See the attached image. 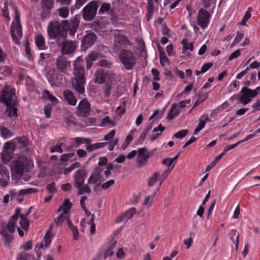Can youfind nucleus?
<instances>
[{
    "label": "nucleus",
    "mask_w": 260,
    "mask_h": 260,
    "mask_svg": "<svg viewBox=\"0 0 260 260\" xmlns=\"http://www.w3.org/2000/svg\"><path fill=\"white\" fill-rule=\"evenodd\" d=\"M69 28V22L63 20L59 22L58 21L50 22L47 27L49 38L55 40L56 43L66 39Z\"/></svg>",
    "instance_id": "nucleus-1"
},
{
    "label": "nucleus",
    "mask_w": 260,
    "mask_h": 260,
    "mask_svg": "<svg viewBox=\"0 0 260 260\" xmlns=\"http://www.w3.org/2000/svg\"><path fill=\"white\" fill-rule=\"evenodd\" d=\"M0 101L6 104L7 113L10 117L17 116L18 102L15 95V89L6 86L3 90Z\"/></svg>",
    "instance_id": "nucleus-2"
},
{
    "label": "nucleus",
    "mask_w": 260,
    "mask_h": 260,
    "mask_svg": "<svg viewBox=\"0 0 260 260\" xmlns=\"http://www.w3.org/2000/svg\"><path fill=\"white\" fill-rule=\"evenodd\" d=\"M260 90V87H257L255 89H251L246 87L242 88L241 91L238 93L237 99L238 103L246 105L251 101V99L256 96L258 91Z\"/></svg>",
    "instance_id": "nucleus-3"
},
{
    "label": "nucleus",
    "mask_w": 260,
    "mask_h": 260,
    "mask_svg": "<svg viewBox=\"0 0 260 260\" xmlns=\"http://www.w3.org/2000/svg\"><path fill=\"white\" fill-rule=\"evenodd\" d=\"M99 8L97 2L92 1L89 2L82 9V17L86 21H91L95 18Z\"/></svg>",
    "instance_id": "nucleus-4"
},
{
    "label": "nucleus",
    "mask_w": 260,
    "mask_h": 260,
    "mask_svg": "<svg viewBox=\"0 0 260 260\" xmlns=\"http://www.w3.org/2000/svg\"><path fill=\"white\" fill-rule=\"evenodd\" d=\"M28 165L29 162L26 157H19L13 161L12 171L15 174L22 175L24 171H27Z\"/></svg>",
    "instance_id": "nucleus-5"
},
{
    "label": "nucleus",
    "mask_w": 260,
    "mask_h": 260,
    "mask_svg": "<svg viewBox=\"0 0 260 260\" xmlns=\"http://www.w3.org/2000/svg\"><path fill=\"white\" fill-rule=\"evenodd\" d=\"M57 45L60 47V52L62 55L73 54L77 48V42L71 40H62L60 43L57 42Z\"/></svg>",
    "instance_id": "nucleus-6"
},
{
    "label": "nucleus",
    "mask_w": 260,
    "mask_h": 260,
    "mask_svg": "<svg viewBox=\"0 0 260 260\" xmlns=\"http://www.w3.org/2000/svg\"><path fill=\"white\" fill-rule=\"evenodd\" d=\"M15 230V223L12 221H9L6 226L2 228L0 234L3 236L6 243L10 244L12 241Z\"/></svg>",
    "instance_id": "nucleus-7"
},
{
    "label": "nucleus",
    "mask_w": 260,
    "mask_h": 260,
    "mask_svg": "<svg viewBox=\"0 0 260 260\" xmlns=\"http://www.w3.org/2000/svg\"><path fill=\"white\" fill-rule=\"evenodd\" d=\"M211 15L210 13L203 9H201L198 12L197 18V23L203 29L208 27L210 21Z\"/></svg>",
    "instance_id": "nucleus-8"
},
{
    "label": "nucleus",
    "mask_w": 260,
    "mask_h": 260,
    "mask_svg": "<svg viewBox=\"0 0 260 260\" xmlns=\"http://www.w3.org/2000/svg\"><path fill=\"white\" fill-rule=\"evenodd\" d=\"M90 104L86 98L82 100L77 107L76 114L82 117H87L90 114Z\"/></svg>",
    "instance_id": "nucleus-9"
},
{
    "label": "nucleus",
    "mask_w": 260,
    "mask_h": 260,
    "mask_svg": "<svg viewBox=\"0 0 260 260\" xmlns=\"http://www.w3.org/2000/svg\"><path fill=\"white\" fill-rule=\"evenodd\" d=\"M87 175V171L85 169L82 168L77 170L74 175V182L73 186L75 188H79L83 185L85 179Z\"/></svg>",
    "instance_id": "nucleus-10"
},
{
    "label": "nucleus",
    "mask_w": 260,
    "mask_h": 260,
    "mask_svg": "<svg viewBox=\"0 0 260 260\" xmlns=\"http://www.w3.org/2000/svg\"><path fill=\"white\" fill-rule=\"evenodd\" d=\"M11 36L14 42L19 45L20 44L19 40L22 37V30L21 24H15L13 22L11 26Z\"/></svg>",
    "instance_id": "nucleus-11"
},
{
    "label": "nucleus",
    "mask_w": 260,
    "mask_h": 260,
    "mask_svg": "<svg viewBox=\"0 0 260 260\" xmlns=\"http://www.w3.org/2000/svg\"><path fill=\"white\" fill-rule=\"evenodd\" d=\"M113 49L114 51H118L121 47L129 44V41L123 36L115 35L114 37Z\"/></svg>",
    "instance_id": "nucleus-12"
},
{
    "label": "nucleus",
    "mask_w": 260,
    "mask_h": 260,
    "mask_svg": "<svg viewBox=\"0 0 260 260\" xmlns=\"http://www.w3.org/2000/svg\"><path fill=\"white\" fill-rule=\"evenodd\" d=\"M56 69L60 72L63 73L68 67L71 66V62L63 55L59 56L56 60Z\"/></svg>",
    "instance_id": "nucleus-13"
},
{
    "label": "nucleus",
    "mask_w": 260,
    "mask_h": 260,
    "mask_svg": "<svg viewBox=\"0 0 260 260\" xmlns=\"http://www.w3.org/2000/svg\"><path fill=\"white\" fill-rule=\"evenodd\" d=\"M97 39L96 35L93 32H89L85 35L82 39V47L85 49L92 46Z\"/></svg>",
    "instance_id": "nucleus-14"
},
{
    "label": "nucleus",
    "mask_w": 260,
    "mask_h": 260,
    "mask_svg": "<svg viewBox=\"0 0 260 260\" xmlns=\"http://www.w3.org/2000/svg\"><path fill=\"white\" fill-rule=\"evenodd\" d=\"M149 154L146 148H140L138 150L137 162L140 167L144 165L149 158Z\"/></svg>",
    "instance_id": "nucleus-15"
},
{
    "label": "nucleus",
    "mask_w": 260,
    "mask_h": 260,
    "mask_svg": "<svg viewBox=\"0 0 260 260\" xmlns=\"http://www.w3.org/2000/svg\"><path fill=\"white\" fill-rule=\"evenodd\" d=\"M74 80H78L81 79V80H85V71L84 67L80 64L76 62L74 63Z\"/></svg>",
    "instance_id": "nucleus-16"
},
{
    "label": "nucleus",
    "mask_w": 260,
    "mask_h": 260,
    "mask_svg": "<svg viewBox=\"0 0 260 260\" xmlns=\"http://www.w3.org/2000/svg\"><path fill=\"white\" fill-rule=\"evenodd\" d=\"M54 6L53 0H41V7L43 10V15L47 17L50 14Z\"/></svg>",
    "instance_id": "nucleus-17"
},
{
    "label": "nucleus",
    "mask_w": 260,
    "mask_h": 260,
    "mask_svg": "<svg viewBox=\"0 0 260 260\" xmlns=\"http://www.w3.org/2000/svg\"><path fill=\"white\" fill-rule=\"evenodd\" d=\"M119 57L127 70H130V51L122 49L119 55Z\"/></svg>",
    "instance_id": "nucleus-18"
},
{
    "label": "nucleus",
    "mask_w": 260,
    "mask_h": 260,
    "mask_svg": "<svg viewBox=\"0 0 260 260\" xmlns=\"http://www.w3.org/2000/svg\"><path fill=\"white\" fill-rule=\"evenodd\" d=\"M103 171L101 167H96L88 179L89 184H95L102 178L101 173Z\"/></svg>",
    "instance_id": "nucleus-19"
},
{
    "label": "nucleus",
    "mask_w": 260,
    "mask_h": 260,
    "mask_svg": "<svg viewBox=\"0 0 260 260\" xmlns=\"http://www.w3.org/2000/svg\"><path fill=\"white\" fill-rule=\"evenodd\" d=\"M85 83V80H74L73 82V87L74 89L79 94H83L85 92L84 84Z\"/></svg>",
    "instance_id": "nucleus-20"
},
{
    "label": "nucleus",
    "mask_w": 260,
    "mask_h": 260,
    "mask_svg": "<svg viewBox=\"0 0 260 260\" xmlns=\"http://www.w3.org/2000/svg\"><path fill=\"white\" fill-rule=\"evenodd\" d=\"M179 154L178 153L173 158H166L162 160V164L167 167L166 170L171 171L174 168L176 162V160L178 158Z\"/></svg>",
    "instance_id": "nucleus-21"
},
{
    "label": "nucleus",
    "mask_w": 260,
    "mask_h": 260,
    "mask_svg": "<svg viewBox=\"0 0 260 260\" xmlns=\"http://www.w3.org/2000/svg\"><path fill=\"white\" fill-rule=\"evenodd\" d=\"M107 77V74L103 70L100 69L96 71L95 74V83L101 84L105 83Z\"/></svg>",
    "instance_id": "nucleus-22"
},
{
    "label": "nucleus",
    "mask_w": 260,
    "mask_h": 260,
    "mask_svg": "<svg viewBox=\"0 0 260 260\" xmlns=\"http://www.w3.org/2000/svg\"><path fill=\"white\" fill-rule=\"evenodd\" d=\"M63 96L65 100L67 101L70 105L75 106L76 104L77 100L71 90L68 89L64 90Z\"/></svg>",
    "instance_id": "nucleus-23"
},
{
    "label": "nucleus",
    "mask_w": 260,
    "mask_h": 260,
    "mask_svg": "<svg viewBox=\"0 0 260 260\" xmlns=\"http://www.w3.org/2000/svg\"><path fill=\"white\" fill-rule=\"evenodd\" d=\"M180 113V110L176 104L172 105L171 109L169 110L167 118L169 120H172L176 117Z\"/></svg>",
    "instance_id": "nucleus-24"
},
{
    "label": "nucleus",
    "mask_w": 260,
    "mask_h": 260,
    "mask_svg": "<svg viewBox=\"0 0 260 260\" xmlns=\"http://www.w3.org/2000/svg\"><path fill=\"white\" fill-rule=\"evenodd\" d=\"M74 141L68 146V150L71 151L73 148L78 147L80 145L84 143L85 138L82 137H76L72 139Z\"/></svg>",
    "instance_id": "nucleus-25"
},
{
    "label": "nucleus",
    "mask_w": 260,
    "mask_h": 260,
    "mask_svg": "<svg viewBox=\"0 0 260 260\" xmlns=\"http://www.w3.org/2000/svg\"><path fill=\"white\" fill-rule=\"evenodd\" d=\"M116 241H112L109 243V247L106 249L104 252V258L106 259L108 256H110L114 254L113 249L116 246Z\"/></svg>",
    "instance_id": "nucleus-26"
},
{
    "label": "nucleus",
    "mask_w": 260,
    "mask_h": 260,
    "mask_svg": "<svg viewBox=\"0 0 260 260\" xmlns=\"http://www.w3.org/2000/svg\"><path fill=\"white\" fill-rule=\"evenodd\" d=\"M35 43L37 47L40 50H44L46 48L44 37L42 35H38L36 37Z\"/></svg>",
    "instance_id": "nucleus-27"
},
{
    "label": "nucleus",
    "mask_w": 260,
    "mask_h": 260,
    "mask_svg": "<svg viewBox=\"0 0 260 260\" xmlns=\"http://www.w3.org/2000/svg\"><path fill=\"white\" fill-rule=\"evenodd\" d=\"M157 191V190H156L155 192L146 197L144 199L142 203V205L144 206H146L147 208H150L152 206L153 202L154 201V198Z\"/></svg>",
    "instance_id": "nucleus-28"
},
{
    "label": "nucleus",
    "mask_w": 260,
    "mask_h": 260,
    "mask_svg": "<svg viewBox=\"0 0 260 260\" xmlns=\"http://www.w3.org/2000/svg\"><path fill=\"white\" fill-rule=\"evenodd\" d=\"M15 145L14 143L8 142H6L4 146V150L3 151L2 156L3 159H5L6 156L7 155L9 150H14L15 149Z\"/></svg>",
    "instance_id": "nucleus-29"
},
{
    "label": "nucleus",
    "mask_w": 260,
    "mask_h": 260,
    "mask_svg": "<svg viewBox=\"0 0 260 260\" xmlns=\"http://www.w3.org/2000/svg\"><path fill=\"white\" fill-rule=\"evenodd\" d=\"M79 22L76 20L72 21L71 25L69 24V28L68 31H69V35L72 36H74L77 30Z\"/></svg>",
    "instance_id": "nucleus-30"
},
{
    "label": "nucleus",
    "mask_w": 260,
    "mask_h": 260,
    "mask_svg": "<svg viewBox=\"0 0 260 260\" xmlns=\"http://www.w3.org/2000/svg\"><path fill=\"white\" fill-rule=\"evenodd\" d=\"M229 235L231 240L235 244L236 248L237 249L239 242V234H237V230L236 229L232 230Z\"/></svg>",
    "instance_id": "nucleus-31"
},
{
    "label": "nucleus",
    "mask_w": 260,
    "mask_h": 260,
    "mask_svg": "<svg viewBox=\"0 0 260 260\" xmlns=\"http://www.w3.org/2000/svg\"><path fill=\"white\" fill-rule=\"evenodd\" d=\"M208 117L206 116L205 119H200L199 124L194 130L193 135H197L200 132L205 126L207 121L208 120Z\"/></svg>",
    "instance_id": "nucleus-32"
},
{
    "label": "nucleus",
    "mask_w": 260,
    "mask_h": 260,
    "mask_svg": "<svg viewBox=\"0 0 260 260\" xmlns=\"http://www.w3.org/2000/svg\"><path fill=\"white\" fill-rule=\"evenodd\" d=\"M160 173L158 172H155L149 178L148 180V185L150 187L153 186L156 182L159 181Z\"/></svg>",
    "instance_id": "nucleus-33"
},
{
    "label": "nucleus",
    "mask_w": 260,
    "mask_h": 260,
    "mask_svg": "<svg viewBox=\"0 0 260 260\" xmlns=\"http://www.w3.org/2000/svg\"><path fill=\"white\" fill-rule=\"evenodd\" d=\"M170 172H171V171L166 169L165 170L162 171L161 174H160V176L158 178L159 184H158V187L157 188V190H159L161 184L165 180V179L167 178V177L169 176Z\"/></svg>",
    "instance_id": "nucleus-34"
},
{
    "label": "nucleus",
    "mask_w": 260,
    "mask_h": 260,
    "mask_svg": "<svg viewBox=\"0 0 260 260\" xmlns=\"http://www.w3.org/2000/svg\"><path fill=\"white\" fill-rule=\"evenodd\" d=\"M135 42L137 44V49L139 50L140 52H143L144 51L145 45L142 38L141 37L136 38Z\"/></svg>",
    "instance_id": "nucleus-35"
},
{
    "label": "nucleus",
    "mask_w": 260,
    "mask_h": 260,
    "mask_svg": "<svg viewBox=\"0 0 260 260\" xmlns=\"http://www.w3.org/2000/svg\"><path fill=\"white\" fill-rule=\"evenodd\" d=\"M129 219H130V210H127L124 214L117 217L115 219V222L119 223L122 221H128Z\"/></svg>",
    "instance_id": "nucleus-36"
},
{
    "label": "nucleus",
    "mask_w": 260,
    "mask_h": 260,
    "mask_svg": "<svg viewBox=\"0 0 260 260\" xmlns=\"http://www.w3.org/2000/svg\"><path fill=\"white\" fill-rule=\"evenodd\" d=\"M87 1V0H76L75 4L71 7V12L73 13L75 10L80 9Z\"/></svg>",
    "instance_id": "nucleus-37"
},
{
    "label": "nucleus",
    "mask_w": 260,
    "mask_h": 260,
    "mask_svg": "<svg viewBox=\"0 0 260 260\" xmlns=\"http://www.w3.org/2000/svg\"><path fill=\"white\" fill-rule=\"evenodd\" d=\"M78 189V195H82L85 193H90L91 188L87 184H84L80 186L79 188H76Z\"/></svg>",
    "instance_id": "nucleus-38"
},
{
    "label": "nucleus",
    "mask_w": 260,
    "mask_h": 260,
    "mask_svg": "<svg viewBox=\"0 0 260 260\" xmlns=\"http://www.w3.org/2000/svg\"><path fill=\"white\" fill-rule=\"evenodd\" d=\"M181 44L182 45L183 50H189L192 51L193 50V44L192 43H189L186 39H183L181 41Z\"/></svg>",
    "instance_id": "nucleus-39"
},
{
    "label": "nucleus",
    "mask_w": 260,
    "mask_h": 260,
    "mask_svg": "<svg viewBox=\"0 0 260 260\" xmlns=\"http://www.w3.org/2000/svg\"><path fill=\"white\" fill-rule=\"evenodd\" d=\"M43 96L45 99H47L53 103L57 102L58 101L57 98L52 95L47 89L44 90L43 92Z\"/></svg>",
    "instance_id": "nucleus-40"
},
{
    "label": "nucleus",
    "mask_w": 260,
    "mask_h": 260,
    "mask_svg": "<svg viewBox=\"0 0 260 260\" xmlns=\"http://www.w3.org/2000/svg\"><path fill=\"white\" fill-rule=\"evenodd\" d=\"M0 134L3 138L6 139L11 137L12 135V133L6 127H1Z\"/></svg>",
    "instance_id": "nucleus-41"
},
{
    "label": "nucleus",
    "mask_w": 260,
    "mask_h": 260,
    "mask_svg": "<svg viewBox=\"0 0 260 260\" xmlns=\"http://www.w3.org/2000/svg\"><path fill=\"white\" fill-rule=\"evenodd\" d=\"M59 15L63 18H67L69 14L68 7H63L58 10Z\"/></svg>",
    "instance_id": "nucleus-42"
},
{
    "label": "nucleus",
    "mask_w": 260,
    "mask_h": 260,
    "mask_svg": "<svg viewBox=\"0 0 260 260\" xmlns=\"http://www.w3.org/2000/svg\"><path fill=\"white\" fill-rule=\"evenodd\" d=\"M19 223L21 228L25 231L27 230L29 228V222L27 218L23 217V218L20 217Z\"/></svg>",
    "instance_id": "nucleus-43"
},
{
    "label": "nucleus",
    "mask_w": 260,
    "mask_h": 260,
    "mask_svg": "<svg viewBox=\"0 0 260 260\" xmlns=\"http://www.w3.org/2000/svg\"><path fill=\"white\" fill-rule=\"evenodd\" d=\"M188 134V130L182 129L174 134L173 138H175L179 139H181L184 138Z\"/></svg>",
    "instance_id": "nucleus-44"
},
{
    "label": "nucleus",
    "mask_w": 260,
    "mask_h": 260,
    "mask_svg": "<svg viewBox=\"0 0 260 260\" xmlns=\"http://www.w3.org/2000/svg\"><path fill=\"white\" fill-rule=\"evenodd\" d=\"M16 139L23 147H26L28 145L29 140L26 137H18Z\"/></svg>",
    "instance_id": "nucleus-45"
},
{
    "label": "nucleus",
    "mask_w": 260,
    "mask_h": 260,
    "mask_svg": "<svg viewBox=\"0 0 260 260\" xmlns=\"http://www.w3.org/2000/svg\"><path fill=\"white\" fill-rule=\"evenodd\" d=\"M67 217V214H61L57 217V218H55L54 219V222L56 226H61L63 221L66 219Z\"/></svg>",
    "instance_id": "nucleus-46"
},
{
    "label": "nucleus",
    "mask_w": 260,
    "mask_h": 260,
    "mask_svg": "<svg viewBox=\"0 0 260 260\" xmlns=\"http://www.w3.org/2000/svg\"><path fill=\"white\" fill-rule=\"evenodd\" d=\"M100 55L99 52L92 51L87 56L86 58L93 62L99 57Z\"/></svg>",
    "instance_id": "nucleus-47"
},
{
    "label": "nucleus",
    "mask_w": 260,
    "mask_h": 260,
    "mask_svg": "<svg viewBox=\"0 0 260 260\" xmlns=\"http://www.w3.org/2000/svg\"><path fill=\"white\" fill-rule=\"evenodd\" d=\"M98 64L103 67L110 68L113 66V63L109 60L103 59L99 61Z\"/></svg>",
    "instance_id": "nucleus-48"
},
{
    "label": "nucleus",
    "mask_w": 260,
    "mask_h": 260,
    "mask_svg": "<svg viewBox=\"0 0 260 260\" xmlns=\"http://www.w3.org/2000/svg\"><path fill=\"white\" fill-rule=\"evenodd\" d=\"M56 77V74H49L48 76V80L49 82L51 85L53 86H57V82L56 81V79L55 77Z\"/></svg>",
    "instance_id": "nucleus-49"
},
{
    "label": "nucleus",
    "mask_w": 260,
    "mask_h": 260,
    "mask_svg": "<svg viewBox=\"0 0 260 260\" xmlns=\"http://www.w3.org/2000/svg\"><path fill=\"white\" fill-rule=\"evenodd\" d=\"M21 214V209L20 208H17L15 210V214L11 217L10 221H14L15 223V225H16V221L18 219L19 216H20Z\"/></svg>",
    "instance_id": "nucleus-50"
},
{
    "label": "nucleus",
    "mask_w": 260,
    "mask_h": 260,
    "mask_svg": "<svg viewBox=\"0 0 260 260\" xmlns=\"http://www.w3.org/2000/svg\"><path fill=\"white\" fill-rule=\"evenodd\" d=\"M36 191V190L34 188H27L21 189L19 191V196H23L25 194H31Z\"/></svg>",
    "instance_id": "nucleus-51"
},
{
    "label": "nucleus",
    "mask_w": 260,
    "mask_h": 260,
    "mask_svg": "<svg viewBox=\"0 0 260 260\" xmlns=\"http://www.w3.org/2000/svg\"><path fill=\"white\" fill-rule=\"evenodd\" d=\"M111 8V6L109 3H104L101 7L99 12L101 13H104L105 12H108Z\"/></svg>",
    "instance_id": "nucleus-52"
},
{
    "label": "nucleus",
    "mask_w": 260,
    "mask_h": 260,
    "mask_svg": "<svg viewBox=\"0 0 260 260\" xmlns=\"http://www.w3.org/2000/svg\"><path fill=\"white\" fill-rule=\"evenodd\" d=\"M61 206L68 213V211L72 208V204L69 199H66Z\"/></svg>",
    "instance_id": "nucleus-53"
},
{
    "label": "nucleus",
    "mask_w": 260,
    "mask_h": 260,
    "mask_svg": "<svg viewBox=\"0 0 260 260\" xmlns=\"http://www.w3.org/2000/svg\"><path fill=\"white\" fill-rule=\"evenodd\" d=\"M160 63L162 66H165L166 63L169 61L168 58L165 54V52H160Z\"/></svg>",
    "instance_id": "nucleus-54"
},
{
    "label": "nucleus",
    "mask_w": 260,
    "mask_h": 260,
    "mask_svg": "<svg viewBox=\"0 0 260 260\" xmlns=\"http://www.w3.org/2000/svg\"><path fill=\"white\" fill-rule=\"evenodd\" d=\"M51 234L49 233V232H46V234L44 237L46 247H48L51 242Z\"/></svg>",
    "instance_id": "nucleus-55"
},
{
    "label": "nucleus",
    "mask_w": 260,
    "mask_h": 260,
    "mask_svg": "<svg viewBox=\"0 0 260 260\" xmlns=\"http://www.w3.org/2000/svg\"><path fill=\"white\" fill-rule=\"evenodd\" d=\"M213 66L212 62H208L204 63L201 68L200 70L201 73H203V74L206 73L207 71L209 70V69Z\"/></svg>",
    "instance_id": "nucleus-56"
},
{
    "label": "nucleus",
    "mask_w": 260,
    "mask_h": 260,
    "mask_svg": "<svg viewBox=\"0 0 260 260\" xmlns=\"http://www.w3.org/2000/svg\"><path fill=\"white\" fill-rule=\"evenodd\" d=\"M114 122L110 119L109 116H106L102 120V125H106V124L113 126L114 125Z\"/></svg>",
    "instance_id": "nucleus-57"
},
{
    "label": "nucleus",
    "mask_w": 260,
    "mask_h": 260,
    "mask_svg": "<svg viewBox=\"0 0 260 260\" xmlns=\"http://www.w3.org/2000/svg\"><path fill=\"white\" fill-rule=\"evenodd\" d=\"M44 110L46 118H49L52 112V106L51 105H47L45 106Z\"/></svg>",
    "instance_id": "nucleus-58"
},
{
    "label": "nucleus",
    "mask_w": 260,
    "mask_h": 260,
    "mask_svg": "<svg viewBox=\"0 0 260 260\" xmlns=\"http://www.w3.org/2000/svg\"><path fill=\"white\" fill-rule=\"evenodd\" d=\"M115 181L114 180H110L101 185V187L104 189H107L109 188L111 185H113Z\"/></svg>",
    "instance_id": "nucleus-59"
},
{
    "label": "nucleus",
    "mask_w": 260,
    "mask_h": 260,
    "mask_svg": "<svg viewBox=\"0 0 260 260\" xmlns=\"http://www.w3.org/2000/svg\"><path fill=\"white\" fill-rule=\"evenodd\" d=\"M151 73L153 76V81H159L160 80L159 78V71L155 69H152L151 70Z\"/></svg>",
    "instance_id": "nucleus-60"
},
{
    "label": "nucleus",
    "mask_w": 260,
    "mask_h": 260,
    "mask_svg": "<svg viewBox=\"0 0 260 260\" xmlns=\"http://www.w3.org/2000/svg\"><path fill=\"white\" fill-rule=\"evenodd\" d=\"M240 144H241V142L238 141V142H237L235 144H232L229 145L225 147L223 151L225 152V153H226L228 151L236 148Z\"/></svg>",
    "instance_id": "nucleus-61"
},
{
    "label": "nucleus",
    "mask_w": 260,
    "mask_h": 260,
    "mask_svg": "<svg viewBox=\"0 0 260 260\" xmlns=\"http://www.w3.org/2000/svg\"><path fill=\"white\" fill-rule=\"evenodd\" d=\"M25 51L26 55H27L28 59L32 60V56L31 52H30V48L29 47L28 42H27L25 45Z\"/></svg>",
    "instance_id": "nucleus-62"
},
{
    "label": "nucleus",
    "mask_w": 260,
    "mask_h": 260,
    "mask_svg": "<svg viewBox=\"0 0 260 260\" xmlns=\"http://www.w3.org/2000/svg\"><path fill=\"white\" fill-rule=\"evenodd\" d=\"M21 248L27 251L32 248V241L29 240L21 246Z\"/></svg>",
    "instance_id": "nucleus-63"
},
{
    "label": "nucleus",
    "mask_w": 260,
    "mask_h": 260,
    "mask_svg": "<svg viewBox=\"0 0 260 260\" xmlns=\"http://www.w3.org/2000/svg\"><path fill=\"white\" fill-rule=\"evenodd\" d=\"M240 51L239 49L236 50L234 52H233L229 56V60H232L234 59L237 58L240 55Z\"/></svg>",
    "instance_id": "nucleus-64"
}]
</instances>
